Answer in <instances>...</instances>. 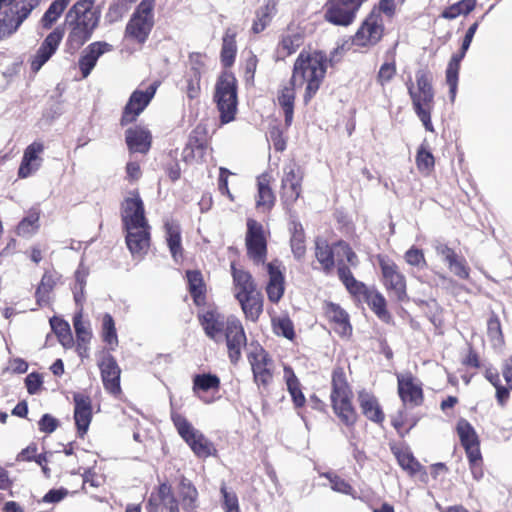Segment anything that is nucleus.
<instances>
[{"mask_svg": "<svg viewBox=\"0 0 512 512\" xmlns=\"http://www.w3.org/2000/svg\"><path fill=\"white\" fill-rule=\"evenodd\" d=\"M327 317L338 325V332L341 335H348L351 332L347 313L338 305L329 303L326 306Z\"/></svg>", "mask_w": 512, "mask_h": 512, "instance_id": "c9c22d12", "label": "nucleus"}, {"mask_svg": "<svg viewBox=\"0 0 512 512\" xmlns=\"http://www.w3.org/2000/svg\"><path fill=\"white\" fill-rule=\"evenodd\" d=\"M171 418L179 435L198 457L207 458L216 452L212 442L199 430L195 429L184 416L178 413H172Z\"/></svg>", "mask_w": 512, "mask_h": 512, "instance_id": "6e6552de", "label": "nucleus"}, {"mask_svg": "<svg viewBox=\"0 0 512 512\" xmlns=\"http://www.w3.org/2000/svg\"><path fill=\"white\" fill-rule=\"evenodd\" d=\"M384 26L380 12L372 10L357 30L353 42L357 46L375 45L383 36Z\"/></svg>", "mask_w": 512, "mask_h": 512, "instance_id": "f8f14e48", "label": "nucleus"}, {"mask_svg": "<svg viewBox=\"0 0 512 512\" xmlns=\"http://www.w3.org/2000/svg\"><path fill=\"white\" fill-rule=\"evenodd\" d=\"M165 240L172 258L179 262L183 258L181 227L173 219H166L164 222Z\"/></svg>", "mask_w": 512, "mask_h": 512, "instance_id": "b1692460", "label": "nucleus"}, {"mask_svg": "<svg viewBox=\"0 0 512 512\" xmlns=\"http://www.w3.org/2000/svg\"><path fill=\"white\" fill-rule=\"evenodd\" d=\"M457 433L463 447L478 443V436L472 425L465 419H460L457 423Z\"/></svg>", "mask_w": 512, "mask_h": 512, "instance_id": "864d4df0", "label": "nucleus"}, {"mask_svg": "<svg viewBox=\"0 0 512 512\" xmlns=\"http://www.w3.org/2000/svg\"><path fill=\"white\" fill-rule=\"evenodd\" d=\"M44 151L42 142L35 141L31 143L24 151L22 162L18 170L20 178H27L36 172L41 166V153Z\"/></svg>", "mask_w": 512, "mask_h": 512, "instance_id": "5701e85b", "label": "nucleus"}, {"mask_svg": "<svg viewBox=\"0 0 512 512\" xmlns=\"http://www.w3.org/2000/svg\"><path fill=\"white\" fill-rule=\"evenodd\" d=\"M488 336L494 346H500L503 343V336L500 321L496 316L491 317L487 323Z\"/></svg>", "mask_w": 512, "mask_h": 512, "instance_id": "338daca9", "label": "nucleus"}, {"mask_svg": "<svg viewBox=\"0 0 512 512\" xmlns=\"http://www.w3.org/2000/svg\"><path fill=\"white\" fill-rule=\"evenodd\" d=\"M355 16L356 11L343 0H330L327 3L325 19L334 25L348 26L354 21Z\"/></svg>", "mask_w": 512, "mask_h": 512, "instance_id": "412c9836", "label": "nucleus"}, {"mask_svg": "<svg viewBox=\"0 0 512 512\" xmlns=\"http://www.w3.org/2000/svg\"><path fill=\"white\" fill-rule=\"evenodd\" d=\"M404 259L407 264L419 269L426 266V260L423 251L416 247H411L409 250H407L404 255Z\"/></svg>", "mask_w": 512, "mask_h": 512, "instance_id": "774afa93", "label": "nucleus"}, {"mask_svg": "<svg viewBox=\"0 0 512 512\" xmlns=\"http://www.w3.org/2000/svg\"><path fill=\"white\" fill-rule=\"evenodd\" d=\"M52 452H45L37 455V446L31 444L23 449L17 456L18 461H35L38 465H42L44 462H48L49 456Z\"/></svg>", "mask_w": 512, "mask_h": 512, "instance_id": "4d7b16f0", "label": "nucleus"}, {"mask_svg": "<svg viewBox=\"0 0 512 512\" xmlns=\"http://www.w3.org/2000/svg\"><path fill=\"white\" fill-rule=\"evenodd\" d=\"M75 408L74 419L80 437L87 432L92 419L91 400L88 396L76 393L73 396Z\"/></svg>", "mask_w": 512, "mask_h": 512, "instance_id": "4be33fe9", "label": "nucleus"}, {"mask_svg": "<svg viewBox=\"0 0 512 512\" xmlns=\"http://www.w3.org/2000/svg\"><path fill=\"white\" fill-rule=\"evenodd\" d=\"M251 366L254 382L260 388L267 387L273 379V361L268 353L259 345H251L247 355Z\"/></svg>", "mask_w": 512, "mask_h": 512, "instance_id": "1a4fd4ad", "label": "nucleus"}, {"mask_svg": "<svg viewBox=\"0 0 512 512\" xmlns=\"http://www.w3.org/2000/svg\"><path fill=\"white\" fill-rule=\"evenodd\" d=\"M332 250L333 259L337 264L347 262L352 267H356L358 265V257L347 243L339 241L332 246Z\"/></svg>", "mask_w": 512, "mask_h": 512, "instance_id": "c03bdc74", "label": "nucleus"}, {"mask_svg": "<svg viewBox=\"0 0 512 512\" xmlns=\"http://www.w3.org/2000/svg\"><path fill=\"white\" fill-rule=\"evenodd\" d=\"M315 256L318 262L321 264L322 269L329 273L334 265L335 260L333 259V250L325 240L317 239L315 242Z\"/></svg>", "mask_w": 512, "mask_h": 512, "instance_id": "4c0bfd02", "label": "nucleus"}, {"mask_svg": "<svg viewBox=\"0 0 512 512\" xmlns=\"http://www.w3.org/2000/svg\"><path fill=\"white\" fill-rule=\"evenodd\" d=\"M467 51L468 50H463V47L461 46L460 51L452 55L446 69V82L449 85V94L452 102L456 97L460 63L465 57Z\"/></svg>", "mask_w": 512, "mask_h": 512, "instance_id": "c756f323", "label": "nucleus"}, {"mask_svg": "<svg viewBox=\"0 0 512 512\" xmlns=\"http://www.w3.org/2000/svg\"><path fill=\"white\" fill-rule=\"evenodd\" d=\"M236 30L228 28L224 34L222 49H221V62L225 67H230L235 61L237 52L236 46Z\"/></svg>", "mask_w": 512, "mask_h": 512, "instance_id": "473e14b6", "label": "nucleus"}, {"mask_svg": "<svg viewBox=\"0 0 512 512\" xmlns=\"http://www.w3.org/2000/svg\"><path fill=\"white\" fill-rule=\"evenodd\" d=\"M416 164L419 171L424 174H429L434 167V156L424 145H421L418 149Z\"/></svg>", "mask_w": 512, "mask_h": 512, "instance_id": "13d9d810", "label": "nucleus"}, {"mask_svg": "<svg viewBox=\"0 0 512 512\" xmlns=\"http://www.w3.org/2000/svg\"><path fill=\"white\" fill-rule=\"evenodd\" d=\"M302 43L303 37L300 33H288L282 37L278 45V54L282 57L289 56L295 53Z\"/></svg>", "mask_w": 512, "mask_h": 512, "instance_id": "09e8293b", "label": "nucleus"}, {"mask_svg": "<svg viewBox=\"0 0 512 512\" xmlns=\"http://www.w3.org/2000/svg\"><path fill=\"white\" fill-rule=\"evenodd\" d=\"M297 84H292L290 79L284 84L278 93V103L282 107L285 118V125L288 127L292 124L294 115V100H295V87Z\"/></svg>", "mask_w": 512, "mask_h": 512, "instance_id": "bb28decb", "label": "nucleus"}, {"mask_svg": "<svg viewBox=\"0 0 512 512\" xmlns=\"http://www.w3.org/2000/svg\"><path fill=\"white\" fill-rule=\"evenodd\" d=\"M220 386V379L217 375L204 373L196 374L193 378V391L196 393L198 390L209 391L212 389L218 390Z\"/></svg>", "mask_w": 512, "mask_h": 512, "instance_id": "3c124183", "label": "nucleus"}, {"mask_svg": "<svg viewBox=\"0 0 512 512\" xmlns=\"http://www.w3.org/2000/svg\"><path fill=\"white\" fill-rule=\"evenodd\" d=\"M126 142L132 152L146 153L151 145V135L143 128L128 129Z\"/></svg>", "mask_w": 512, "mask_h": 512, "instance_id": "cd10ccee", "label": "nucleus"}, {"mask_svg": "<svg viewBox=\"0 0 512 512\" xmlns=\"http://www.w3.org/2000/svg\"><path fill=\"white\" fill-rule=\"evenodd\" d=\"M392 451L402 469L406 470L410 474H415L419 471L420 464L408 448L393 447Z\"/></svg>", "mask_w": 512, "mask_h": 512, "instance_id": "ea45409f", "label": "nucleus"}, {"mask_svg": "<svg viewBox=\"0 0 512 512\" xmlns=\"http://www.w3.org/2000/svg\"><path fill=\"white\" fill-rule=\"evenodd\" d=\"M247 318L255 321L262 312V298L258 292L237 298Z\"/></svg>", "mask_w": 512, "mask_h": 512, "instance_id": "72a5a7b5", "label": "nucleus"}, {"mask_svg": "<svg viewBox=\"0 0 512 512\" xmlns=\"http://www.w3.org/2000/svg\"><path fill=\"white\" fill-rule=\"evenodd\" d=\"M122 221L125 230H135L137 227L149 225L138 192L133 191L125 198L122 204Z\"/></svg>", "mask_w": 512, "mask_h": 512, "instance_id": "2eb2a0df", "label": "nucleus"}, {"mask_svg": "<svg viewBox=\"0 0 512 512\" xmlns=\"http://www.w3.org/2000/svg\"><path fill=\"white\" fill-rule=\"evenodd\" d=\"M98 365L101 371V378L104 388L113 395L118 394L121 390V370L115 358L110 354H104Z\"/></svg>", "mask_w": 512, "mask_h": 512, "instance_id": "f3484780", "label": "nucleus"}, {"mask_svg": "<svg viewBox=\"0 0 512 512\" xmlns=\"http://www.w3.org/2000/svg\"><path fill=\"white\" fill-rule=\"evenodd\" d=\"M102 336L103 341L106 342L111 349H114L118 344V337L116 333L115 323L112 316L108 313L104 314L102 321Z\"/></svg>", "mask_w": 512, "mask_h": 512, "instance_id": "5fc2aeb1", "label": "nucleus"}, {"mask_svg": "<svg viewBox=\"0 0 512 512\" xmlns=\"http://www.w3.org/2000/svg\"><path fill=\"white\" fill-rule=\"evenodd\" d=\"M338 276L351 294L357 295L365 291V284L354 278L350 268L345 263L338 264Z\"/></svg>", "mask_w": 512, "mask_h": 512, "instance_id": "37998d69", "label": "nucleus"}, {"mask_svg": "<svg viewBox=\"0 0 512 512\" xmlns=\"http://www.w3.org/2000/svg\"><path fill=\"white\" fill-rule=\"evenodd\" d=\"M475 6L476 0H460L444 9L441 13V17L453 20L460 15H468L474 10Z\"/></svg>", "mask_w": 512, "mask_h": 512, "instance_id": "a18cd8bd", "label": "nucleus"}, {"mask_svg": "<svg viewBox=\"0 0 512 512\" xmlns=\"http://www.w3.org/2000/svg\"><path fill=\"white\" fill-rule=\"evenodd\" d=\"M39 229V214L30 213L17 226L16 233L21 237H30Z\"/></svg>", "mask_w": 512, "mask_h": 512, "instance_id": "603ef678", "label": "nucleus"}, {"mask_svg": "<svg viewBox=\"0 0 512 512\" xmlns=\"http://www.w3.org/2000/svg\"><path fill=\"white\" fill-rule=\"evenodd\" d=\"M327 59L322 52H301L293 67L292 84H306L304 101L308 103L320 88L326 73Z\"/></svg>", "mask_w": 512, "mask_h": 512, "instance_id": "f03ea898", "label": "nucleus"}, {"mask_svg": "<svg viewBox=\"0 0 512 512\" xmlns=\"http://www.w3.org/2000/svg\"><path fill=\"white\" fill-rule=\"evenodd\" d=\"M179 494L181 497V503L185 510H193L198 506V492L195 486L183 478L180 482Z\"/></svg>", "mask_w": 512, "mask_h": 512, "instance_id": "a19ab883", "label": "nucleus"}, {"mask_svg": "<svg viewBox=\"0 0 512 512\" xmlns=\"http://www.w3.org/2000/svg\"><path fill=\"white\" fill-rule=\"evenodd\" d=\"M276 6L277 3L275 0H267L265 5L257 10L256 19L252 25L254 33H260L266 28L273 16L276 14Z\"/></svg>", "mask_w": 512, "mask_h": 512, "instance_id": "f704fd0d", "label": "nucleus"}, {"mask_svg": "<svg viewBox=\"0 0 512 512\" xmlns=\"http://www.w3.org/2000/svg\"><path fill=\"white\" fill-rule=\"evenodd\" d=\"M397 379L401 400L404 403L419 405L423 400L421 383L411 373H401Z\"/></svg>", "mask_w": 512, "mask_h": 512, "instance_id": "a211bd4d", "label": "nucleus"}, {"mask_svg": "<svg viewBox=\"0 0 512 512\" xmlns=\"http://www.w3.org/2000/svg\"><path fill=\"white\" fill-rule=\"evenodd\" d=\"M73 325L78 342L87 343L91 338L89 327L82 320L81 310L74 316Z\"/></svg>", "mask_w": 512, "mask_h": 512, "instance_id": "0e129e2a", "label": "nucleus"}, {"mask_svg": "<svg viewBox=\"0 0 512 512\" xmlns=\"http://www.w3.org/2000/svg\"><path fill=\"white\" fill-rule=\"evenodd\" d=\"M71 0H54L44 13L41 23L45 29L50 28L61 16Z\"/></svg>", "mask_w": 512, "mask_h": 512, "instance_id": "49530a36", "label": "nucleus"}, {"mask_svg": "<svg viewBox=\"0 0 512 512\" xmlns=\"http://www.w3.org/2000/svg\"><path fill=\"white\" fill-rule=\"evenodd\" d=\"M56 284L55 277L49 272H45L42 276L41 282L36 290L37 303L42 306L49 302V294Z\"/></svg>", "mask_w": 512, "mask_h": 512, "instance_id": "8fccbe9b", "label": "nucleus"}, {"mask_svg": "<svg viewBox=\"0 0 512 512\" xmlns=\"http://www.w3.org/2000/svg\"><path fill=\"white\" fill-rule=\"evenodd\" d=\"M187 281L189 291L193 297V300L196 305H201L204 302V291L205 286L203 283L202 275L198 271H188L187 272Z\"/></svg>", "mask_w": 512, "mask_h": 512, "instance_id": "79ce46f5", "label": "nucleus"}, {"mask_svg": "<svg viewBox=\"0 0 512 512\" xmlns=\"http://www.w3.org/2000/svg\"><path fill=\"white\" fill-rule=\"evenodd\" d=\"M111 50L112 45L107 42L97 41L88 45L79 59V68L83 78H87L95 67L98 59L104 53Z\"/></svg>", "mask_w": 512, "mask_h": 512, "instance_id": "aec40b11", "label": "nucleus"}, {"mask_svg": "<svg viewBox=\"0 0 512 512\" xmlns=\"http://www.w3.org/2000/svg\"><path fill=\"white\" fill-rule=\"evenodd\" d=\"M49 322L62 346L65 348L72 347L73 336L69 323L56 316L52 317Z\"/></svg>", "mask_w": 512, "mask_h": 512, "instance_id": "58836bf2", "label": "nucleus"}, {"mask_svg": "<svg viewBox=\"0 0 512 512\" xmlns=\"http://www.w3.org/2000/svg\"><path fill=\"white\" fill-rule=\"evenodd\" d=\"M303 173L295 163H289L283 168L280 196L284 206L290 209L301 194Z\"/></svg>", "mask_w": 512, "mask_h": 512, "instance_id": "9b49d317", "label": "nucleus"}, {"mask_svg": "<svg viewBox=\"0 0 512 512\" xmlns=\"http://www.w3.org/2000/svg\"><path fill=\"white\" fill-rule=\"evenodd\" d=\"M198 318L207 337L219 342L225 336L230 361L236 364L247 340L241 322L234 316L225 317L216 308L200 312Z\"/></svg>", "mask_w": 512, "mask_h": 512, "instance_id": "f257e3e1", "label": "nucleus"}, {"mask_svg": "<svg viewBox=\"0 0 512 512\" xmlns=\"http://www.w3.org/2000/svg\"><path fill=\"white\" fill-rule=\"evenodd\" d=\"M63 35L64 32L60 28L54 29L47 35L31 60L32 71L38 72L51 58V56L56 52Z\"/></svg>", "mask_w": 512, "mask_h": 512, "instance_id": "dca6fc26", "label": "nucleus"}, {"mask_svg": "<svg viewBox=\"0 0 512 512\" xmlns=\"http://www.w3.org/2000/svg\"><path fill=\"white\" fill-rule=\"evenodd\" d=\"M269 274V282L266 287L268 298L271 302L277 303L284 293V277L275 263L266 265Z\"/></svg>", "mask_w": 512, "mask_h": 512, "instance_id": "a878e982", "label": "nucleus"}, {"mask_svg": "<svg viewBox=\"0 0 512 512\" xmlns=\"http://www.w3.org/2000/svg\"><path fill=\"white\" fill-rule=\"evenodd\" d=\"M284 379L295 406H303L305 403V396L301 391L300 382L292 368L288 366L284 367Z\"/></svg>", "mask_w": 512, "mask_h": 512, "instance_id": "e433bc0d", "label": "nucleus"}, {"mask_svg": "<svg viewBox=\"0 0 512 512\" xmlns=\"http://www.w3.org/2000/svg\"><path fill=\"white\" fill-rule=\"evenodd\" d=\"M206 151V146L198 141L189 140L182 152L183 160L190 162L193 160H200Z\"/></svg>", "mask_w": 512, "mask_h": 512, "instance_id": "bf43d9fd", "label": "nucleus"}, {"mask_svg": "<svg viewBox=\"0 0 512 512\" xmlns=\"http://www.w3.org/2000/svg\"><path fill=\"white\" fill-rule=\"evenodd\" d=\"M100 12L88 8L87 4L75 3L67 12L66 25L69 28L67 46L70 50H78L87 42L99 24Z\"/></svg>", "mask_w": 512, "mask_h": 512, "instance_id": "20e7f679", "label": "nucleus"}, {"mask_svg": "<svg viewBox=\"0 0 512 512\" xmlns=\"http://www.w3.org/2000/svg\"><path fill=\"white\" fill-rule=\"evenodd\" d=\"M352 397L353 394L343 369H335L332 374L330 398L334 413L346 426H353L357 420V413L352 405Z\"/></svg>", "mask_w": 512, "mask_h": 512, "instance_id": "39448f33", "label": "nucleus"}, {"mask_svg": "<svg viewBox=\"0 0 512 512\" xmlns=\"http://www.w3.org/2000/svg\"><path fill=\"white\" fill-rule=\"evenodd\" d=\"M247 254L255 264H264L267 254V240L262 224L248 219L245 238Z\"/></svg>", "mask_w": 512, "mask_h": 512, "instance_id": "9d476101", "label": "nucleus"}, {"mask_svg": "<svg viewBox=\"0 0 512 512\" xmlns=\"http://www.w3.org/2000/svg\"><path fill=\"white\" fill-rule=\"evenodd\" d=\"M406 88L410 96L413 110L422 122L425 129L433 132L431 113L434 109L435 92L433 88V77L429 70L419 69L415 73V82L409 78Z\"/></svg>", "mask_w": 512, "mask_h": 512, "instance_id": "7ed1b4c3", "label": "nucleus"}, {"mask_svg": "<svg viewBox=\"0 0 512 512\" xmlns=\"http://www.w3.org/2000/svg\"><path fill=\"white\" fill-rule=\"evenodd\" d=\"M157 83H151L144 89H136L130 96L122 115V124H128L136 120V118L144 111L150 101L153 99Z\"/></svg>", "mask_w": 512, "mask_h": 512, "instance_id": "ddd939ff", "label": "nucleus"}, {"mask_svg": "<svg viewBox=\"0 0 512 512\" xmlns=\"http://www.w3.org/2000/svg\"><path fill=\"white\" fill-rule=\"evenodd\" d=\"M154 1L142 0L126 25L125 36L144 44L154 25Z\"/></svg>", "mask_w": 512, "mask_h": 512, "instance_id": "0eeeda50", "label": "nucleus"}, {"mask_svg": "<svg viewBox=\"0 0 512 512\" xmlns=\"http://www.w3.org/2000/svg\"><path fill=\"white\" fill-rule=\"evenodd\" d=\"M126 244L134 258H143L150 247V226L126 230Z\"/></svg>", "mask_w": 512, "mask_h": 512, "instance_id": "6ab92c4d", "label": "nucleus"}, {"mask_svg": "<svg viewBox=\"0 0 512 512\" xmlns=\"http://www.w3.org/2000/svg\"><path fill=\"white\" fill-rule=\"evenodd\" d=\"M71 0H54L44 13L41 23L45 29L50 28L61 16Z\"/></svg>", "mask_w": 512, "mask_h": 512, "instance_id": "de8ad7c7", "label": "nucleus"}, {"mask_svg": "<svg viewBox=\"0 0 512 512\" xmlns=\"http://www.w3.org/2000/svg\"><path fill=\"white\" fill-rule=\"evenodd\" d=\"M362 413L371 421L381 423L384 420V413L381 410L377 399L368 392L362 391L358 396Z\"/></svg>", "mask_w": 512, "mask_h": 512, "instance_id": "7c9ffc66", "label": "nucleus"}, {"mask_svg": "<svg viewBox=\"0 0 512 512\" xmlns=\"http://www.w3.org/2000/svg\"><path fill=\"white\" fill-rule=\"evenodd\" d=\"M272 176L269 173H263L257 178L258 193L256 197V206L263 211L270 210L275 203V194L270 186Z\"/></svg>", "mask_w": 512, "mask_h": 512, "instance_id": "393cba45", "label": "nucleus"}, {"mask_svg": "<svg viewBox=\"0 0 512 512\" xmlns=\"http://www.w3.org/2000/svg\"><path fill=\"white\" fill-rule=\"evenodd\" d=\"M231 269L236 298L257 292L254 281L249 272L237 269L234 264L231 265Z\"/></svg>", "mask_w": 512, "mask_h": 512, "instance_id": "c85d7f7f", "label": "nucleus"}, {"mask_svg": "<svg viewBox=\"0 0 512 512\" xmlns=\"http://www.w3.org/2000/svg\"><path fill=\"white\" fill-rule=\"evenodd\" d=\"M157 499L161 500L162 512H178V502L175 499L171 487L166 483L160 485V496H156Z\"/></svg>", "mask_w": 512, "mask_h": 512, "instance_id": "6e6d98bb", "label": "nucleus"}, {"mask_svg": "<svg viewBox=\"0 0 512 512\" xmlns=\"http://www.w3.org/2000/svg\"><path fill=\"white\" fill-rule=\"evenodd\" d=\"M356 296H363L368 306L381 320L388 321L390 319V314L386 309V300L381 293L365 286V291L358 293Z\"/></svg>", "mask_w": 512, "mask_h": 512, "instance_id": "2f4dec72", "label": "nucleus"}, {"mask_svg": "<svg viewBox=\"0 0 512 512\" xmlns=\"http://www.w3.org/2000/svg\"><path fill=\"white\" fill-rule=\"evenodd\" d=\"M321 476L329 480L332 490L346 495H353L354 490L351 485L339 476L330 472L323 473Z\"/></svg>", "mask_w": 512, "mask_h": 512, "instance_id": "e2e57ef3", "label": "nucleus"}, {"mask_svg": "<svg viewBox=\"0 0 512 512\" xmlns=\"http://www.w3.org/2000/svg\"><path fill=\"white\" fill-rule=\"evenodd\" d=\"M215 101L223 123L232 121L237 110V81L230 72H223L215 87Z\"/></svg>", "mask_w": 512, "mask_h": 512, "instance_id": "423d86ee", "label": "nucleus"}, {"mask_svg": "<svg viewBox=\"0 0 512 512\" xmlns=\"http://www.w3.org/2000/svg\"><path fill=\"white\" fill-rule=\"evenodd\" d=\"M379 266L386 289L396 299L403 300L406 297V280L396 263L386 257H379Z\"/></svg>", "mask_w": 512, "mask_h": 512, "instance_id": "4468645a", "label": "nucleus"}, {"mask_svg": "<svg viewBox=\"0 0 512 512\" xmlns=\"http://www.w3.org/2000/svg\"><path fill=\"white\" fill-rule=\"evenodd\" d=\"M220 491L223 498L222 507L224 512H240L236 493L232 490H228L224 484L221 486Z\"/></svg>", "mask_w": 512, "mask_h": 512, "instance_id": "680f3d73", "label": "nucleus"}, {"mask_svg": "<svg viewBox=\"0 0 512 512\" xmlns=\"http://www.w3.org/2000/svg\"><path fill=\"white\" fill-rule=\"evenodd\" d=\"M274 330L277 335H282L289 340L294 337L293 323L288 317H280L274 320Z\"/></svg>", "mask_w": 512, "mask_h": 512, "instance_id": "69168bd1", "label": "nucleus"}, {"mask_svg": "<svg viewBox=\"0 0 512 512\" xmlns=\"http://www.w3.org/2000/svg\"><path fill=\"white\" fill-rule=\"evenodd\" d=\"M291 248L296 258H301L305 253L304 233L300 224H294V232L291 237Z\"/></svg>", "mask_w": 512, "mask_h": 512, "instance_id": "052dcab7", "label": "nucleus"}]
</instances>
